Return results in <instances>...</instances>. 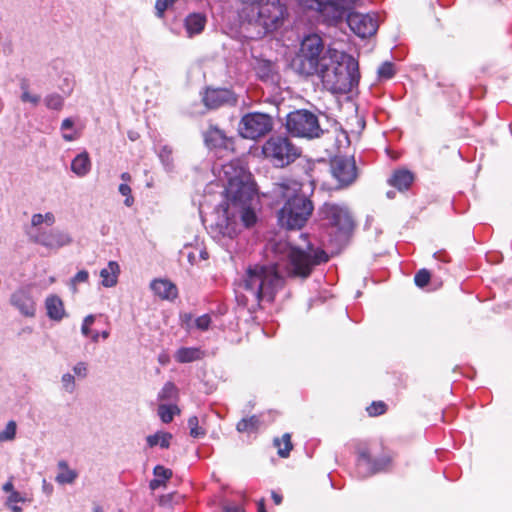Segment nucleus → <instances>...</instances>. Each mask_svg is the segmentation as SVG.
I'll return each mask as SVG.
<instances>
[{"instance_id":"cd10ccee","label":"nucleus","mask_w":512,"mask_h":512,"mask_svg":"<svg viewBox=\"0 0 512 512\" xmlns=\"http://www.w3.org/2000/svg\"><path fill=\"white\" fill-rule=\"evenodd\" d=\"M274 446L277 448V454L281 458H287L293 449V443L291 441V434L284 433L280 438H275Z\"/></svg>"},{"instance_id":"f3484780","label":"nucleus","mask_w":512,"mask_h":512,"mask_svg":"<svg viewBox=\"0 0 512 512\" xmlns=\"http://www.w3.org/2000/svg\"><path fill=\"white\" fill-rule=\"evenodd\" d=\"M203 140L210 149H227L233 144L232 138H229L216 124H209L203 133Z\"/></svg>"},{"instance_id":"0eeeda50","label":"nucleus","mask_w":512,"mask_h":512,"mask_svg":"<svg viewBox=\"0 0 512 512\" xmlns=\"http://www.w3.org/2000/svg\"><path fill=\"white\" fill-rule=\"evenodd\" d=\"M323 40L317 34L308 35L300 45L299 52L294 60L296 71L306 77L314 76L321 68L324 59H329L323 54Z\"/></svg>"},{"instance_id":"79ce46f5","label":"nucleus","mask_w":512,"mask_h":512,"mask_svg":"<svg viewBox=\"0 0 512 512\" xmlns=\"http://www.w3.org/2000/svg\"><path fill=\"white\" fill-rule=\"evenodd\" d=\"M121 195L125 196L124 204L127 207H130L134 203V197L132 196V190L131 187L127 183H122L119 185L118 188Z\"/></svg>"},{"instance_id":"8fccbe9b","label":"nucleus","mask_w":512,"mask_h":512,"mask_svg":"<svg viewBox=\"0 0 512 512\" xmlns=\"http://www.w3.org/2000/svg\"><path fill=\"white\" fill-rule=\"evenodd\" d=\"M74 126V122L71 118H65L63 121H62V124H61V129L62 130H67V129H72Z\"/></svg>"},{"instance_id":"052dcab7","label":"nucleus","mask_w":512,"mask_h":512,"mask_svg":"<svg viewBox=\"0 0 512 512\" xmlns=\"http://www.w3.org/2000/svg\"><path fill=\"white\" fill-rule=\"evenodd\" d=\"M94 321H95V316L88 315L84 318L83 323L91 327L93 325Z\"/></svg>"},{"instance_id":"6e6552de","label":"nucleus","mask_w":512,"mask_h":512,"mask_svg":"<svg viewBox=\"0 0 512 512\" xmlns=\"http://www.w3.org/2000/svg\"><path fill=\"white\" fill-rule=\"evenodd\" d=\"M262 153L274 167L284 168L298 159L302 150L288 136L273 135L263 144Z\"/></svg>"},{"instance_id":"72a5a7b5","label":"nucleus","mask_w":512,"mask_h":512,"mask_svg":"<svg viewBox=\"0 0 512 512\" xmlns=\"http://www.w3.org/2000/svg\"><path fill=\"white\" fill-rule=\"evenodd\" d=\"M395 73V65L390 61L383 62L377 70V75L380 80H389L394 77Z\"/></svg>"},{"instance_id":"f257e3e1","label":"nucleus","mask_w":512,"mask_h":512,"mask_svg":"<svg viewBox=\"0 0 512 512\" xmlns=\"http://www.w3.org/2000/svg\"><path fill=\"white\" fill-rule=\"evenodd\" d=\"M222 170L227 181L226 202L221 204L223 219L218 226L224 236L233 238L238 233V219L245 228L257 223L255 206L258 204V193L252 174L239 160L223 165Z\"/></svg>"},{"instance_id":"9d476101","label":"nucleus","mask_w":512,"mask_h":512,"mask_svg":"<svg viewBox=\"0 0 512 512\" xmlns=\"http://www.w3.org/2000/svg\"><path fill=\"white\" fill-rule=\"evenodd\" d=\"M274 126L271 115L262 112L244 114L238 124V133L244 139L257 140L269 134Z\"/></svg>"},{"instance_id":"58836bf2","label":"nucleus","mask_w":512,"mask_h":512,"mask_svg":"<svg viewBox=\"0 0 512 512\" xmlns=\"http://www.w3.org/2000/svg\"><path fill=\"white\" fill-rule=\"evenodd\" d=\"M188 426L190 428V436H192L193 438H199L205 435V431L199 427V421L197 416H191L188 419Z\"/></svg>"},{"instance_id":"7ed1b4c3","label":"nucleus","mask_w":512,"mask_h":512,"mask_svg":"<svg viewBox=\"0 0 512 512\" xmlns=\"http://www.w3.org/2000/svg\"><path fill=\"white\" fill-rule=\"evenodd\" d=\"M288 15L287 6L280 0H259L243 8L241 18L250 38H262L281 28Z\"/></svg>"},{"instance_id":"4d7b16f0","label":"nucleus","mask_w":512,"mask_h":512,"mask_svg":"<svg viewBox=\"0 0 512 512\" xmlns=\"http://www.w3.org/2000/svg\"><path fill=\"white\" fill-rule=\"evenodd\" d=\"M3 490H4L5 492H9L10 494L12 493V491H15V490H14L13 483H12V480L7 481V482L3 485Z\"/></svg>"},{"instance_id":"09e8293b","label":"nucleus","mask_w":512,"mask_h":512,"mask_svg":"<svg viewBox=\"0 0 512 512\" xmlns=\"http://www.w3.org/2000/svg\"><path fill=\"white\" fill-rule=\"evenodd\" d=\"M42 223H44L43 214L37 213L32 216V219H31L32 226L37 227V226L41 225Z\"/></svg>"},{"instance_id":"423d86ee","label":"nucleus","mask_w":512,"mask_h":512,"mask_svg":"<svg viewBox=\"0 0 512 512\" xmlns=\"http://www.w3.org/2000/svg\"><path fill=\"white\" fill-rule=\"evenodd\" d=\"M287 272L290 277L307 279L314 268L329 261V256L320 247L308 242L305 247L291 245L287 252Z\"/></svg>"},{"instance_id":"864d4df0","label":"nucleus","mask_w":512,"mask_h":512,"mask_svg":"<svg viewBox=\"0 0 512 512\" xmlns=\"http://www.w3.org/2000/svg\"><path fill=\"white\" fill-rule=\"evenodd\" d=\"M237 301L240 305L247 307L249 305V299L246 295L237 296Z\"/></svg>"},{"instance_id":"f03ea898","label":"nucleus","mask_w":512,"mask_h":512,"mask_svg":"<svg viewBox=\"0 0 512 512\" xmlns=\"http://www.w3.org/2000/svg\"><path fill=\"white\" fill-rule=\"evenodd\" d=\"M301 190L302 184L291 179L274 184V195L285 201L278 212V222L288 230L304 227L314 210L312 201Z\"/></svg>"},{"instance_id":"de8ad7c7","label":"nucleus","mask_w":512,"mask_h":512,"mask_svg":"<svg viewBox=\"0 0 512 512\" xmlns=\"http://www.w3.org/2000/svg\"><path fill=\"white\" fill-rule=\"evenodd\" d=\"M73 370H74L75 374L78 376L85 377L87 375L86 364L83 362L77 363L74 366Z\"/></svg>"},{"instance_id":"13d9d810","label":"nucleus","mask_w":512,"mask_h":512,"mask_svg":"<svg viewBox=\"0 0 512 512\" xmlns=\"http://www.w3.org/2000/svg\"><path fill=\"white\" fill-rule=\"evenodd\" d=\"M158 361L160 364L162 365H166L169 363L170 359H169V356L167 354H160L159 357H158Z\"/></svg>"},{"instance_id":"bf43d9fd","label":"nucleus","mask_w":512,"mask_h":512,"mask_svg":"<svg viewBox=\"0 0 512 512\" xmlns=\"http://www.w3.org/2000/svg\"><path fill=\"white\" fill-rule=\"evenodd\" d=\"M257 512H267L265 507V500L263 498L257 502Z\"/></svg>"},{"instance_id":"20e7f679","label":"nucleus","mask_w":512,"mask_h":512,"mask_svg":"<svg viewBox=\"0 0 512 512\" xmlns=\"http://www.w3.org/2000/svg\"><path fill=\"white\" fill-rule=\"evenodd\" d=\"M284 283L276 264H254L245 270L241 286L252 296L254 304L260 307L263 301L274 302Z\"/></svg>"},{"instance_id":"393cba45","label":"nucleus","mask_w":512,"mask_h":512,"mask_svg":"<svg viewBox=\"0 0 512 512\" xmlns=\"http://www.w3.org/2000/svg\"><path fill=\"white\" fill-rule=\"evenodd\" d=\"M91 159L87 151L78 154L71 162V170L78 177L86 176L91 170Z\"/></svg>"},{"instance_id":"7c9ffc66","label":"nucleus","mask_w":512,"mask_h":512,"mask_svg":"<svg viewBox=\"0 0 512 512\" xmlns=\"http://www.w3.org/2000/svg\"><path fill=\"white\" fill-rule=\"evenodd\" d=\"M59 473L56 477L57 482L65 484L72 483L76 477L77 473L74 470L69 469L68 464L65 461H60L58 463Z\"/></svg>"},{"instance_id":"ddd939ff","label":"nucleus","mask_w":512,"mask_h":512,"mask_svg":"<svg viewBox=\"0 0 512 512\" xmlns=\"http://www.w3.org/2000/svg\"><path fill=\"white\" fill-rule=\"evenodd\" d=\"M357 464L365 465L368 475L384 472L392 466V456L384 453L379 457H373L369 447L360 443L356 446Z\"/></svg>"},{"instance_id":"e2e57ef3","label":"nucleus","mask_w":512,"mask_h":512,"mask_svg":"<svg viewBox=\"0 0 512 512\" xmlns=\"http://www.w3.org/2000/svg\"><path fill=\"white\" fill-rule=\"evenodd\" d=\"M121 179L125 182L131 181V175L128 172H123L121 174Z\"/></svg>"},{"instance_id":"49530a36","label":"nucleus","mask_w":512,"mask_h":512,"mask_svg":"<svg viewBox=\"0 0 512 512\" xmlns=\"http://www.w3.org/2000/svg\"><path fill=\"white\" fill-rule=\"evenodd\" d=\"M18 502H25V498L21 496L18 491H12V493L8 496L7 504H15Z\"/></svg>"},{"instance_id":"774afa93","label":"nucleus","mask_w":512,"mask_h":512,"mask_svg":"<svg viewBox=\"0 0 512 512\" xmlns=\"http://www.w3.org/2000/svg\"><path fill=\"white\" fill-rule=\"evenodd\" d=\"M109 334L110 332L108 330H105L103 331L100 336L103 338V339H107L109 337Z\"/></svg>"},{"instance_id":"a211bd4d","label":"nucleus","mask_w":512,"mask_h":512,"mask_svg":"<svg viewBox=\"0 0 512 512\" xmlns=\"http://www.w3.org/2000/svg\"><path fill=\"white\" fill-rule=\"evenodd\" d=\"M10 304L24 317L32 318L36 314V303L27 290L18 289L13 292L10 296Z\"/></svg>"},{"instance_id":"603ef678","label":"nucleus","mask_w":512,"mask_h":512,"mask_svg":"<svg viewBox=\"0 0 512 512\" xmlns=\"http://www.w3.org/2000/svg\"><path fill=\"white\" fill-rule=\"evenodd\" d=\"M43 217H44V222L47 223L48 225L54 224L55 217H54L53 213L47 212L43 215Z\"/></svg>"},{"instance_id":"bb28decb","label":"nucleus","mask_w":512,"mask_h":512,"mask_svg":"<svg viewBox=\"0 0 512 512\" xmlns=\"http://www.w3.org/2000/svg\"><path fill=\"white\" fill-rule=\"evenodd\" d=\"M153 473H154L155 478L150 481V485H149L152 490H155L161 486H164L166 481H168L173 475V472L171 469L166 468L162 465L155 466L153 469Z\"/></svg>"},{"instance_id":"37998d69","label":"nucleus","mask_w":512,"mask_h":512,"mask_svg":"<svg viewBox=\"0 0 512 512\" xmlns=\"http://www.w3.org/2000/svg\"><path fill=\"white\" fill-rule=\"evenodd\" d=\"M210 323L211 317L208 314L201 315L195 320L196 327L202 331L207 330L210 326Z\"/></svg>"},{"instance_id":"473e14b6","label":"nucleus","mask_w":512,"mask_h":512,"mask_svg":"<svg viewBox=\"0 0 512 512\" xmlns=\"http://www.w3.org/2000/svg\"><path fill=\"white\" fill-rule=\"evenodd\" d=\"M198 350L195 348H180L176 354L175 358L179 363H189L198 358Z\"/></svg>"},{"instance_id":"6e6d98bb","label":"nucleus","mask_w":512,"mask_h":512,"mask_svg":"<svg viewBox=\"0 0 512 512\" xmlns=\"http://www.w3.org/2000/svg\"><path fill=\"white\" fill-rule=\"evenodd\" d=\"M271 497H272V499H273V501H274V503H275L276 505H280V504L282 503L283 498H282V496H281L280 494H278L277 492L272 491V493H271Z\"/></svg>"},{"instance_id":"5fc2aeb1","label":"nucleus","mask_w":512,"mask_h":512,"mask_svg":"<svg viewBox=\"0 0 512 512\" xmlns=\"http://www.w3.org/2000/svg\"><path fill=\"white\" fill-rule=\"evenodd\" d=\"M315 1L316 0H298L299 4L305 8H312L315 6Z\"/></svg>"},{"instance_id":"aec40b11","label":"nucleus","mask_w":512,"mask_h":512,"mask_svg":"<svg viewBox=\"0 0 512 512\" xmlns=\"http://www.w3.org/2000/svg\"><path fill=\"white\" fill-rule=\"evenodd\" d=\"M255 72L259 80L269 85H278L280 73L277 64L270 60L259 59L256 62Z\"/></svg>"},{"instance_id":"e433bc0d","label":"nucleus","mask_w":512,"mask_h":512,"mask_svg":"<svg viewBox=\"0 0 512 512\" xmlns=\"http://www.w3.org/2000/svg\"><path fill=\"white\" fill-rule=\"evenodd\" d=\"M16 422L11 420L7 423L4 430L0 431V442L11 441L16 435Z\"/></svg>"},{"instance_id":"39448f33","label":"nucleus","mask_w":512,"mask_h":512,"mask_svg":"<svg viewBox=\"0 0 512 512\" xmlns=\"http://www.w3.org/2000/svg\"><path fill=\"white\" fill-rule=\"evenodd\" d=\"M315 75L320 78L323 87L333 94L351 92L360 79L358 62L353 57H348L345 63L334 60L332 57L324 59Z\"/></svg>"},{"instance_id":"c85d7f7f","label":"nucleus","mask_w":512,"mask_h":512,"mask_svg":"<svg viewBox=\"0 0 512 512\" xmlns=\"http://www.w3.org/2000/svg\"><path fill=\"white\" fill-rule=\"evenodd\" d=\"M260 418L257 415L242 418L236 424V430L240 433L257 432L260 426Z\"/></svg>"},{"instance_id":"4468645a","label":"nucleus","mask_w":512,"mask_h":512,"mask_svg":"<svg viewBox=\"0 0 512 512\" xmlns=\"http://www.w3.org/2000/svg\"><path fill=\"white\" fill-rule=\"evenodd\" d=\"M201 101L207 109L216 110L222 107L235 106L238 98L231 89L206 87L201 93Z\"/></svg>"},{"instance_id":"69168bd1","label":"nucleus","mask_w":512,"mask_h":512,"mask_svg":"<svg viewBox=\"0 0 512 512\" xmlns=\"http://www.w3.org/2000/svg\"><path fill=\"white\" fill-rule=\"evenodd\" d=\"M8 506L10 507V509L13 512H21L22 511L21 507L17 506L16 503L15 504H8Z\"/></svg>"},{"instance_id":"412c9836","label":"nucleus","mask_w":512,"mask_h":512,"mask_svg":"<svg viewBox=\"0 0 512 512\" xmlns=\"http://www.w3.org/2000/svg\"><path fill=\"white\" fill-rule=\"evenodd\" d=\"M150 288L162 300L173 301L178 297L177 286L168 279H154L150 284Z\"/></svg>"},{"instance_id":"dca6fc26","label":"nucleus","mask_w":512,"mask_h":512,"mask_svg":"<svg viewBox=\"0 0 512 512\" xmlns=\"http://www.w3.org/2000/svg\"><path fill=\"white\" fill-rule=\"evenodd\" d=\"M32 240L37 244L51 249H58L71 243V238L67 234L56 229L39 231Z\"/></svg>"},{"instance_id":"a18cd8bd","label":"nucleus","mask_w":512,"mask_h":512,"mask_svg":"<svg viewBox=\"0 0 512 512\" xmlns=\"http://www.w3.org/2000/svg\"><path fill=\"white\" fill-rule=\"evenodd\" d=\"M88 277L89 275L86 270H80L79 272L76 273V275L72 279V282L74 285L84 283L88 281Z\"/></svg>"},{"instance_id":"3c124183","label":"nucleus","mask_w":512,"mask_h":512,"mask_svg":"<svg viewBox=\"0 0 512 512\" xmlns=\"http://www.w3.org/2000/svg\"><path fill=\"white\" fill-rule=\"evenodd\" d=\"M223 512H245V511H244V509H242L239 506L227 505V506H224Z\"/></svg>"},{"instance_id":"338daca9","label":"nucleus","mask_w":512,"mask_h":512,"mask_svg":"<svg viewBox=\"0 0 512 512\" xmlns=\"http://www.w3.org/2000/svg\"><path fill=\"white\" fill-rule=\"evenodd\" d=\"M99 337H100V334L97 332L93 333L91 336L93 342H98Z\"/></svg>"},{"instance_id":"5701e85b","label":"nucleus","mask_w":512,"mask_h":512,"mask_svg":"<svg viewBox=\"0 0 512 512\" xmlns=\"http://www.w3.org/2000/svg\"><path fill=\"white\" fill-rule=\"evenodd\" d=\"M414 179L415 176L411 171L407 169H398L392 173L388 183L399 191H406L411 187Z\"/></svg>"},{"instance_id":"4c0bfd02","label":"nucleus","mask_w":512,"mask_h":512,"mask_svg":"<svg viewBox=\"0 0 512 512\" xmlns=\"http://www.w3.org/2000/svg\"><path fill=\"white\" fill-rule=\"evenodd\" d=\"M28 87H29L28 83L26 81H22V83H21V90H22L21 101L25 102V103L29 102V103H32L33 105H37L40 102V96L30 94Z\"/></svg>"},{"instance_id":"b1692460","label":"nucleus","mask_w":512,"mask_h":512,"mask_svg":"<svg viewBox=\"0 0 512 512\" xmlns=\"http://www.w3.org/2000/svg\"><path fill=\"white\" fill-rule=\"evenodd\" d=\"M206 16L202 13H191L185 19V28L189 36L200 34L206 25Z\"/></svg>"},{"instance_id":"f8f14e48","label":"nucleus","mask_w":512,"mask_h":512,"mask_svg":"<svg viewBox=\"0 0 512 512\" xmlns=\"http://www.w3.org/2000/svg\"><path fill=\"white\" fill-rule=\"evenodd\" d=\"M330 171L333 178L337 181V189L349 187L358 177V169L353 157H333L330 160Z\"/></svg>"},{"instance_id":"0e129e2a","label":"nucleus","mask_w":512,"mask_h":512,"mask_svg":"<svg viewBox=\"0 0 512 512\" xmlns=\"http://www.w3.org/2000/svg\"><path fill=\"white\" fill-rule=\"evenodd\" d=\"M63 139L65 141H73L76 139V136L73 134H63Z\"/></svg>"},{"instance_id":"f704fd0d","label":"nucleus","mask_w":512,"mask_h":512,"mask_svg":"<svg viewBox=\"0 0 512 512\" xmlns=\"http://www.w3.org/2000/svg\"><path fill=\"white\" fill-rule=\"evenodd\" d=\"M178 395L177 387L173 382H166L158 394L159 400H172Z\"/></svg>"},{"instance_id":"c9c22d12","label":"nucleus","mask_w":512,"mask_h":512,"mask_svg":"<svg viewBox=\"0 0 512 512\" xmlns=\"http://www.w3.org/2000/svg\"><path fill=\"white\" fill-rule=\"evenodd\" d=\"M388 406L384 401H373L367 406L366 411L370 417H377L387 412Z\"/></svg>"},{"instance_id":"2f4dec72","label":"nucleus","mask_w":512,"mask_h":512,"mask_svg":"<svg viewBox=\"0 0 512 512\" xmlns=\"http://www.w3.org/2000/svg\"><path fill=\"white\" fill-rule=\"evenodd\" d=\"M176 414H180V409L177 405L161 404L158 407V415L163 423L172 422Z\"/></svg>"},{"instance_id":"680f3d73","label":"nucleus","mask_w":512,"mask_h":512,"mask_svg":"<svg viewBox=\"0 0 512 512\" xmlns=\"http://www.w3.org/2000/svg\"><path fill=\"white\" fill-rule=\"evenodd\" d=\"M81 332L84 336H89L91 333L90 326L82 323Z\"/></svg>"},{"instance_id":"ea45409f","label":"nucleus","mask_w":512,"mask_h":512,"mask_svg":"<svg viewBox=\"0 0 512 512\" xmlns=\"http://www.w3.org/2000/svg\"><path fill=\"white\" fill-rule=\"evenodd\" d=\"M431 279V274L427 269H420L414 276V282L415 284L423 288L428 285Z\"/></svg>"},{"instance_id":"9b49d317","label":"nucleus","mask_w":512,"mask_h":512,"mask_svg":"<svg viewBox=\"0 0 512 512\" xmlns=\"http://www.w3.org/2000/svg\"><path fill=\"white\" fill-rule=\"evenodd\" d=\"M323 220L343 234H350L355 228V221L346 206L325 202L319 209Z\"/></svg>"},{"instance_id":"6ab92c4d","label":"nucleus","mask_w":512,"mask_h":512,"mask_svg":"<svg viewBox=\"0 0 512 512\" xmlns=\"http://www.w3.org/2000/svg\"><path fill=\"white\" fill-rule=\"evenodd\" d=\"M311 9L317 10L328 25H337L346 16L332 0H316Z\"/></svg>"},{"instance_id":"4be33fe9","label":"nucleus","mask_w":512,"mask_h":512,"mask_svg":"<svg viewBox=\"0 0 512 512\" xmlns=\"http://www.w3.org/2000/svg\"><path fill=\"white\" fill-rule=\"evenodd\" d=\"M45 309L48 318L56 322H60L67 316L63 300L55 294L46 297Z\"/></svg>"},{"instance_id":"1a4fd4ad","label":"nucleus","mask_w":512,"mask_h":512,"mask_svg":"<svg viewBox=\"0 0 512 512\" xmlns=\"http://www.w3.org/2000/svg\"><path fill=\"white\" fill-rule=\"evenodd\" d=\"M285 128L290 135L297 138H319L323 130L316 114L308 109H297L286 116Z\"/></svg>"},{"instance_id":"c756f323","label":"nucleus","mask_w":512,"mask_h":512,"mask_svg":"<svg viewBox=\"0 0 512 512\" xmlns=\"http://www.w3.org/2000/svg\"><path fill=\"white\" fill-rule=\"evenodd\" d=\"M172 437V434L169 432H157L147 437V444L150 447H154L159 444L161 448L167 449L170 446Z\"/></svg>"},{"instance_id":"c03bdc74","label":"nucleus","mask_w":512,"mask_h":512,"mask_svg":"<svg viewBox=\"0 0 512 512\" xmlns=\"http://www.w3.org/2000/svg\"><path fill=\"white\" fill-rule=\"evenodd\" d=\"M62 383H63V386L64 388L69 391V392H72L74 390V387H75V379H74V376L69 374V373H66L62 376Z\"/></svg>"},{"instance_id":"2eb2a0df","label":"nucleus","mask_w":512,"mask_h":512,"mask_svg":"<svg viewBox=\"0 0 512 512\" xmlns=\"http://www.w3.org/2000/svg\"><path fill=\"white\" fill-rule=\"evenodd\" d=\"M347 23L350 29L361 38L373 36L378 29L376 18L370 14L349 13L347 14Z\"/></svg>"},{"instance_id":"a878e982","label":"nucleus","mask_w":512,"mask_h":512,"mask_svg":"<svg viewBox=\"0 0 512 512\" xmlns=\"http://www.w3.org/2000/svg\"><path fill=\"white\" fill-rule=\"evenodd\" d=\"M120 268L117 262L110 261L107 267L100 271V277L102 278V285L105 287H113L117 284L118 275Z\"/></svg>"},{"instance_id":"a19ab883","label":"nucleus","mask_w":512,"mask_h":512,"mask_svg":"<svg viewBox=\"0 0 512 512\" xmlns=\"http://www.w3.org/2000/svg\"><path fill=\"white\" fill-rule=\"evenodd\" d=\"M63 98L58 94L48 95L45 104L49 109L60 110L63 107Z\"/></svg>"}]
</instances>
